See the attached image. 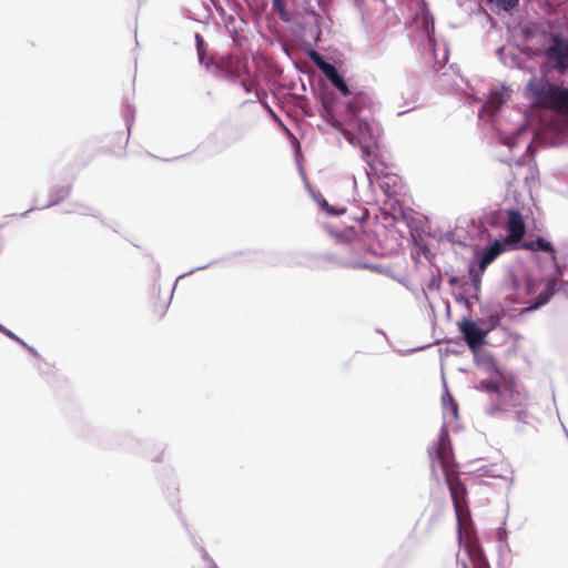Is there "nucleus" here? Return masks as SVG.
I'll return each mask as SVG.
<instances>
[{
  "mask_svg": "<svg viewBox=\"0 0 568 568\" xmlns=\"http://www.w3.org/2000/svg\"><path fill=\"white\" fill-rule=\"evenodd\" d=\"M429 456L432 459V474L434 478L437 481L440 480L437 473V467H440L444 474L457 518L458 541L460 547L464 548L468 558V561L458 558L457 567L489 568L487 559L485 558L477 541L471 537V534L467 527V521L469 520V511L466 504L467 491L456 470L449 434L445 427H442L438 443L434 452L429 450Z\"/></svg>",
  "mask_w": 568,
  "mask_h": 568,
  "instance_id": "f257e3e1",
  "label": "nucleus"
},
{
  "mask_svg": "<svg viewBox=\"0 0 568 568\" xmlns=\"http://www.w3.org/2000/svg\"><path fill=\"white\" fill-rule=\"evenodd\" d=\"M511 90L505 85L491 90L488 99L481 105L480 115H488L493 119L503 144L510 150L523 151V154L516 159H510L517 165L526 162L525 154L531 151V135L534 132L528 129L525 113L520 109L505 106V102L510 98Z\"/></svg>",
  "mask_w": 568,
  "mask_h": 568,
  "instance_id": "f03ea898",
  "label": "nucleus"
},
{
  "mask_svg": "<svg viewBox=\"0 0 568 568\" xmlns=\"http://www.w3.org/2000/svg\"><path fill=\"white\" fill-rule=\"evenodd\" d=\"M527 95L536 106L551 110L554 113L541 122L540 130L546 143L568 141V84L550 82L532 77L527 85Z\"/></svg>",
  "mask_w": 568,
  "mask_h": 568,
  "instance_id": "7ed1b4c3",
  "label": "nucleus"
},
{
  "mask_svg": "<svg viewBox=\"0 0 568 568\" xmlns=\"http://www.w3.org/2000/svg\"><path fill=\"white\" fill-rule=\"evenodd\" d=\"M344 138L353 145H358L362 150V158L371 163V156L375 154L377 150V143L381 134V130L377 123L374 121H366L359 119L355 125V132L348 130H341Z\"/></svg>",
  "mask_w": 568,
  "mask_h": 568,
  "instance_id": "20e7f679",
  "label": "nucleus"
},
{
  "mask_svg": "<svg viewBox=\"0 0 568 568\" xmlns=\"http://www.w3.org/2000/svg\"><path fill=\"white\" fill-rule=\"evenodd\" d=\"M542 54L549 70L560 75L568 72V38L562 32L550 33Z\"/></svg>",
  "mask_w": 568,
  "mask_h": 568,
  "instance_id": "39448f33",
  "label": "nucleus"
},
{
  "mask_svg": "<svg viewBox=\"0 0 568 568\" xmlns=\"http://www.w3.org/2000/svg\"><path fill=\"white\" fill-rule=\"evenodd\" d=\"M424 31L422 34V55L428 64L442 68L448 60V49L446 44L438 45L434 37V23L425 17L423 19Z\"/></svg>",
  "mask_w": 568,
  "mask_h": 568,
  "instance_id": "423d86ee",
  "label": "nucleus"
},
{
  "mask_svg": "<svg viewBox=\"0 0 568 568\" xmlns=\"http://www.w3.org/2000/svg\"><path fill=\"white\" fill-rule=\"evenodd\" d=\"M525 233L526 226L523 215L517 210H509L507 213V235L504 240L515 248Z\"/></svg>",
  "mask_w": 568,
  "mask_h": 568,
  "instance_id": "0eeeda50",
  "label": "nucleus"
},
{
  "mask_svg": "<svg viewBox=\"0 0 568 568\" xmlns=\"http://www.w3.org/2000/svg\"><path fill=\"white\" fill-rule=\"evenodd\" d=\"M459 329L471 351L478 349L485 343V337L488 334V329L479 327L474 321L468 318H465L459 324Z\"/></svg>",
  "mask_w": 568,
  "mask_h": 568,
  "instance_id": "6e6552de",
  "label": "nucleus"
},
{
  "mask_svg": "<svg viewBox=\"0 0 568 568\" xmlns=\"http://www.w3.org/2000/svg\"><path fill=\"white\" fill-rule=\"evenodd\" d=\"M312 59L318 69L326 75L332 84L343 94L348 95L349 89L344 79L339 75L336 67L329 62L324 61L318 54L313 53Z\"/></svg>",
  "mask_w": 568,
  "mask_h": 568,
  "instance_id": "1a4fd4ad",
  "label": "nucleus"
},
{
  "mask_svg": "<svg viewBox=\"0 0 568 568\" xmlns=\"http://www.w3.org/2000/svg\"><path fill=\"white\" fill-rule=\"evenodd\" d=\"M216 68L219 77L231 82H236L241 79L242 71L245 69V65L239 58L227 55L221 58Z\"/></svg>",
  "mask_w": 568,
  "mask_h": 568,
  "instance_id": "9d476101",
  "label": "nucleus"
},
{
  "mask_svg": "<svg viewBox=\"0 0 568 568\" xmlns=\"http://www.w3.org/2000/svg\"><path fill=\"white\" fill-rule=\"evenodd\" d=\"M514 248L504 239H496L494 242L486 247L479 258V268L484 272L487 266L493 263L501 253L507 250Z\"/></svg>",
  "mask_w": 568,
  "mask_h": 568,
  "instance_id": "9b49d317",
  "label": "nucleus"
},
{
  "mask_svg": "<svg viewBox=\"0 0 568 568\" xmlns=\"http://www.w3.org/2000/svg\"><path fill=\"white\" fill-rule=\"evenodd\" d=\"M479 476L486 478H500L508 483V487L514 484V471L507 464H494L479 469Z\"/></svg>",
  "mask_w": 568,
  "mask_h": 568,
  "instance_id": "f8f14e48",
  "label": "nucleus"
},
{
  "mask_svg": "<svg viewBox=\"0 0 568 568\" xmlns=\"http://www.w3.org/2000/svg\"><path fill=\"white\" fill-rule=\"evenodd\" d=\"M557 291L558 283H556V280L547 278L544 290L537 295L534 303L528 307V310H537L546 305Z\"/></svg>",
  "mask_w": 568,
  "mask_h": 568,
  "instance_id": "ddd939ff",
  "label": "nucleus"
},
{
  "mask_svg": "<svg viewBox=\"0 0 568 568\" xmlns=\"http://www.w3.org/2000/svg\"><path fill=\"white\" fill-rule=\"evenodd\" d=\"M526 248L532 251H544L551 255V260L556 261L555 248L552 244L544 237H537L535 241L525 244Z\"/></svg>",
  "mask_w": 568,
  "mask_h": 568,
  "instance_id": "4468645a",
  "label": "nucleus"
},
{
  "mask_svg": "<svg viewBox=\"0 0 568 568\" xmlns=\"http://www.w3.org/2000/svg\"><path fill=\"white\" fill-rule=\"evenodd\" d=\"M337 264L339 266L348 267V268H367V270H375V271L379 270V266L362 262L358 258H342V260L337 261Z\"/></svg>",
  "mask_w": 568,
  "mask_h": 568,
  "instance_id": "2eb2a0df",
  "label": "nucleus"
},
{
  "mask_svg": "<svg viewBox=\"0 0 568 568\" xmlns=\"http://www.w3.org/2000/svg\"><path fill=\"white\" fill-rule=\"evenodd\" d=\"M483 273L484 272H481L480 270L476 271L474 267L469 268V286L473 288V297H478Z\"/></svg>",
  "mask_w": 568,
  "mask_h": 568,
  "instance_id": "dca6fc26",
  "label": "nucleus"
},
{
  "mask_svg": "<svg viewBox=\"0 0 568 568\" xmlns=\"http://www.w3.org/2000/svg\"><path fill=\"white\" fill-rule=\"evenodd\" d=\"M315 200L317 201L318 205L329 215H342L344 212H345V209L341 207V209H336L334 206H331L328 204V202L323 199V197H316L315 196Z\"/></svg>",
  "mask_w": 568,
  "mask_h": 568,
  "instance_id": "f3484780",
  "label": "nucleus"
},
{
  "mask_svg": "<svg viewBox=\"0 0 568 568\" xmlns=\"http://www.w3.org/2000/svg\"><path fill=\"white\" fill-rule=\"evenodd\" d=\"M477 388L480 390L487 392V393H495V394L500 393L499 385L497 384V382L491 381V379L481 381Z\"/></svg>",
  "mask_w": 568,
  "mask_h": 568,
  "instance_id": "a211bd4d",
  "label": "nucleus"
},
{
  "mask_svg": "<svg viewBox=\"0 0 568 568\" xmlns=\"http://www.w3.org/2000/svg\"><path fill=\"white\" fill-rule=\"evenodd\" d=\"M69 193H70L69 186H62V187H59L58 190H54L51 194L52 200L49 205H54V204L59 203V201L67 197L69 195Z\"/></svg>",
  "mask_w": 568,
  "mask_h": 568,
  "instance_id": "6ab92c4d",
  "label": "nucleus"
},
{
  "mask_svg": "<svg viewBox=\"0 0 568 568\" xmlns=\"http://www.w3.org/2000/svg\"><path fill=\"white\" fill-rule=\"evenodd\" d=\"M272 7H273V10L280 14L282 20L288 21L290 18H288V13L285 9L284 0H272Z\"/></svg>",
  "mask_w": 568,
  "mask_h": 568,
  "instance_id": "aec40b11",
  "label": "nucleus"
},
{
  "mask_svg": "<svg viewBox=\"0 0 568 568\" xmlns=\"http://www.w3.org/2000/svg\"><path fill=\"white\" fill-rule=\"evenodd\" d=\"M489 2L496 4L497 7L504 9L505 11H509L518 4V0H488Z\"/></svg>",
  "mask_w": 568,
  "mask_h": 568,
  "instance_id": "412c9836",
  "label": "nucleus"
},
{
  "mask_svg": "<svg viewBox=\"0 0 568 568\" xmlns=\"http://www.w3.org/2000/svg\"><path fill=\"white\" fill-rule=\"evenodd\" d=\"M552 262L555 263V274L552 276H550L549 278L556 280V283H559V281L564 276L565 265H561L555 261H552Z\"/></svg>",
  "mask_w": 568,
  "mask_h": 568,
  "instance_id": "4be33fe9",
  "label": "nucleus"
},
{
  "mask_svg": "<svg viewBox=\"0 0 568 568\" xmlns=\"http://www.w3.org/2000/svg\"><path fill=\"white\" fill-rule=\"evenodd\" d=\"M500 317L497 315H493L489 317L487 327L485 329H488V332L499 325ZM483 325H486V323H483Z\"/></svg>",
  "mask_w": 568,
  "mask_h": 568,
  "instance_id": "5701e85b",
  "label": "nucleus"
},
{
  "mask_svg": "<svg viewBox=\"0 0 568 568\" xmlns=\"http://www.w3.org/2000/svg\"><path fill=\"white\" fill-rule=\"evenodd\" d=\"M195 39H196V47H197V54H199V59L200 61L202 62L203 61V52H202V47L204 44V40L201 36L196 34L195 36Z\"/></svg>",
  "mask_w": 568,
  "mask_h": 568,
  "instance_id": "b1692460",
  "label": "nucleus"
},
{
  "mask_svg": "<svg viewBox=\"0 0 568 568\" xmlns=\"http://www.w3.org/2000/svg\"><path fill=\"white\" fill-rule=\"evenodd\" d=\"M485 368L488 373L500 374L498 367L496 366V364L493 361L485 363Z\"/></svg>",
  "mask_w": 568,
  "mask_h": 568,
  "instance_id": "393cba45",
  "label": "nucleus"
},
{
  "mask_svg": "<svg viewBox=\"0 0 568 568\" xmlns=\"http://www.w3.org/2000/svg\"><path fill=\"white\" fill-rule=\"evenodd\" d=\"M0 332L4 333L11 339H18V336L13 332L9 331L8 328L2 326L1 324H0Z\"/></svg>",
  "mask_w": 568,
  "mask_h": 568,
  "instance_id": "a878e982",
  "label": "nucleus"
},
{
  "mask_svg": "<svg viewBox=\"0 0 568 568\" xmlns=\"http://www.w3.org/2000/svg\"><path fill=\"white\" fill-rule=\"evenodd\" d=\"M237 81H240V83H241V85H242L243 90H244L246 93H250V92L252 91V89H251V84H250V83H247V82L245 81V79H243V78L241 77V79H239Z\"/></svg>",
  "mask_w": 568,
  "mask_h": 568,
  "instance_id": "bb28decb",
  "label": "nucleus"
},
{
  "mask_svg": "<svg viewBox=\"0 0 568 568\" xmlns=\"http://www.w3.org/2000/svg\"><path fill=\"white\" fill-rule=\"evenodd\" d=\"M507 535V530L506 528H500L499 531H498V539L500 541H504L505 540V536Z\"/></svg>",
  "mask_w": 568,
  "mask_h": 568,
  "instance_id": "cd10ccee",
  "label": "nucleus"
},
{
  "mask_svg": "<svg viewBox=\"0 0 568 568\" xmlns=\"http://www.w3.org/2000/svg\"><path fill=\"white\" fill-rule=\"evenodd\" d=\"M525 416H526V413L524 410H518L517 412V418L519 420H524Z\"/></svg>",
  "mask_w": 568,
  "mask_h": 568,
  "instance_id": "c85d7f7f",
  "label": "nucleus"
},
{
  "mask_svg": "<svg viewBox=\"0 0 568 568\" xmlns=\"http://www.w3.org/2000/svg\"><path fill=\"white\" fill-rule=\"evenodd\" d=\"M452 414H453L454 417L457 416V405L454 404V403H452Z\"/></svg>",
  "mask_w": 568,
  "mask_h": 568,
  "instance_id": "c756f323",
  "label": "nucleus"
},
{
  "mask_svg": "<svg viewBox=\"0 0 568 568\" xmlns=\"http://www.w3.org/2000/svg\"><path fill=\"white\" fill-rule=\"evenodd\" d=\"M27 349H28L32 355L38 356V352H37L33 347H31V346H29V345H28Z\"/></svg>",
  "mask_w": 568,
  "mask_h": 568,
  "instance_id": "7c9ffc66",
  "label": "nucleus"
},
{
  "mask_svg": "<svg viewBox=\"0 0 568 568\" xmlns=\"http://www.w3.org/2000/svg\"><path fill=\"white\" fill-rule=\"evenodd\" d=\"M14 341L18 342L20 345H22L26 348L28 347V344L24 341H22L20 337H18V339H14Z\"/></svg>",
  "mask_w": 568,
  "mask_h": 568,
  "instance_id": "2f4dec72",
  "label": "nucleus"
},
{
  "mask_svg": "<svg viewBox=\"0 0 568 568\" xmlns=\"http://www.w3.org/2000/svg\"><path fill=\"white\" fill-rule=\"evenodd\" d=\"M207 568H219V567L210 559Z\"/></svg>",
  "mask_w": 568,
  "mask_h": 568,
  "instance_id": "473e14b6",
  "label": "nucleus"
},
{
  "mask_svg": "<svg viewBox=\"0 0 568 568\" xmlns=\"http://www.w3.org/2000/svg\"><path fill=\"white\" fill-rule=\"evenodd\" d=\"M195 270H191L189 273L181 274L178 280L184 277L186 274H192Z\"/></svg>",
  "mask_w": 568,
  "mask_h": 568,
  "instance_id": "72a5a7b5",
  "label": "nucleus"
},
{
  "mask_svg": "<svg viewBox=\"0 0 568 568\" xmlns=\"http://www.w3.org/2000/svg\"><path fill=\"white\" fill-rule=\"evenodd\" d=\"M456 281H457V280H456V277H450V278H449V283H450V284H455V283H456Z\"/></svg>",
  "mask_w": 568,
  "mask_h": 568,
  "instance_id": "f704fd0d",
  "label": "nucleus"
},
{
  "mask_svg": "<svg viewBox=\"0 0 568 568\" xmlns=\"http://www.w3.org/2000/svg\"><path fill=\"white\" fill-rule=\"evenodd\" d=\"M567 284H568V282H562V285H567Z\"/></svg>",
  "mask_w": 568,
  "mask_h": 568,
  "instance_id": "c9c22d12",
  "label": "nucleus"
}]
</instances>
